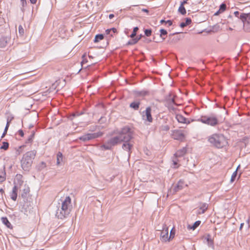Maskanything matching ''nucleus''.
Instances as JSON below:
<instances>
[{"instance_id":"obj_30","label":"nucleus","mask_w":250,"mask_h":250,"mask_svg":"<svg viewBox=\"0 0 250 250\" xmlns=\"http://www.w3.org/2000/svg\"><path fill=\"white\" fill-rule=\"evenodd\" d=\"M25 147V145H22L16 148L15 155L18 156L23 152V148Z\"/></svg>"},{"instance_id":"obj_35","label":"nucleus","mask_w":250,"mask_h":250,"mask_svg":"<svg viewBox=\"0 0 250 250\" xmlns=\"http://www.w3.org/2000/svg\"><path fill=\"white\" fill-rule=\"evenodd\" d=\"M178 11L179 13H180L182 15H184L186 14V10L184 7V6L180 5L179 8H178Z\"/></svg>"},{"instance_id":"obj_23","label":"nucleus","mask_w":250,"mask_h":250,"mask_svg":"<svg viewBox=\"0 0 250 250\" xmlns=\"http://www.w3.org/2000/svg\"><path fill=\"white\" fill-rule=\"evenodd\" d=\"M2 223L6 226V227L10 229H13V227L12 224L10 223L6 217H2L1 218Z\"/></svg>"},{"instance_id":"obj_45","label":"nucleus","mask_w":250,"mask_h":250,"mask_svg":"<svg viewBox=\"0 0 250 250\" xmlns=\"http://www.w3.org/2000/svg\"><path fill=\"white\" fill-rule=\"evenodd\" d=\"M18 29H19V33L20 35L21 36H23L24 34V30L23 28L22 27V26L21 25H19Z\"/></svg>"},{"instance_id":"obj_6","label":"nucleus","mask_w":250,"mask_h":250,"mask_svg":"<svg viewBox=\"0 0 250 250\" xmlns=\"http://www.w3.org/2000/svg\"><path fill=\"white\" fill-rule=\"evenodd\" d=\"M102 132H98L93 133H87L79 138V139L83 142H86L92 139L99 138L103 135Z\"/></svg>"},{"instance_id":"obj_26","label":"nucleus","mask_w":250,"mask_h":250,"mask_svg":"<svg viewBox=\"0 0 250 250\" xmlns=\"http://www.w3.org/2000/svg\"><path fill=\"white\" fill-rule=\"evenodd\" d=\"M205 239H206L208 245L210 247H214V243L213 241L211 239V235L209 234H208L205 237Z\"/></svg>"},{"instance_id":"obj_19","label":"nucleus","mask_w":250,"mask_h":250,"mask_svg":"<svg viewBox=\"0 0 250 250\" xmlns=\"http://www.w3.org/2000/svg\"><path fill=\"white\" fill-rule=\"evenodd\" d=\"M184 134L179 131H177L174 132L173 134V138L175 140H183L184 139Z\"/></svg>"},{"instance_id":"obj_43","label":"nucleus","mask_w":250,"mask_h":250,"mask_svg":"<svg viewBox=\"0 0 250 250\" xmlns=\"http://www.w3.org/2000/svg\"><path fill=\"white\" fill-rule=\"evenodd\" d=\"M226 7H227L226 4L225 3H222L220 5L219 9V11H221L222 12H223L224 11H225L226 10Z\"/></svg>"},{"instance_id":"obj_18","label":"nucleus","mask_w":250,"mask_h":250,"mask_svg":"<svg viewBox=\"0 0 250 250\" xmlns=\"http://www.w3.org/2000/svg\"><path fill=\"white\" fill-rule=\"evenodd\" d=\"M108 142L112 147L121 143L120 137H118V136L111 138L108 140Z\"/></svg>"},{"instance_id":"obj_8","label":"nucleus","mask_w":250,"mask_h":250,"mask_svg":"<svg viewBox=\"0 0 250 250\" xmlns=\"http://www.w3.org/2000/svg\"><path fill=\"white\" fill-rule=\"evenodd\" d=\"M142 119L145 122L152 123L153 121V118L151 115V108L150 106H148L146 108V110L142 112Z\"/></svg>"},{"instance_id":"obj_61","label":"nucleus","mask_w":250,"mask_h":250,"mask_svg":"<svg viewBox=\"0 0 250 250\" xmlns=\"http://www.w3.org/2000/svg\"><path fill=\"white\" fill-rule=\"evenodd\" d=\"M113 17H114V15L113 14H111L109 15V18L110 19H112Z\"/></svg>"},{"instance_id":"obj_4","label":"nucleus","mask_w":250,"mask_h":250,"mask_svg":"<svg viewBox=\"0 0 250 250\" xmlns=\"http://www.w3.org/2000/svg\"><path fill=\"white\" fill-rule=\"evenodd\" d=\"M198 121L212 126H214L218 124L217 117L213 115L210 116H202Z\"/></svg>"},{"instance_id":"obj_13","label":"nucleus","mask_w":250,"mask_h":250,"mask_svg":"<svg viewBox=\"0 0 250 250\" xmlns=\"http://www.w3.org/2000/svg\"><path fill=\"white\" fill-rule=\"evenodd\" d=\"M68 214L67 213H65V212H64V211L62 210V208H58V209L56 211V216L59 219H63L68 216Z\"/></svg>"},{"instance_id":"obj_11","label":"nucleus","mask_w":250,"mask_h":250,"mask_svg":"<svg viewBox=\"0 0 250 250\" xmlns=\"http://www.w3.org/2000/svg\"><path fill=\"white\" fill-rule=\"evenodd\" d=\"M141 104V101L140 99H135L129 104V107L135 110H138Z\"/></svg>"},{"instance_id":"obj_5","label":"nucleus","mask_w":250,"mask_h":250,"mask_svg":"<svg viewBox=\"0 0 250 250\" xmlns=\"http://www.w3.org/2000/svg\"><path fill=\"white\" fill-rule=\"evenodd\" d=\"M240 19L243 23V27L247 31L250 30V13H242L240 15Z\"/></svg>"},{"instance_id":"obj_27","label":"nucleus","mask_w":250,"mask_h":250,"mask_svg":"<svg viewBox=\"0 0 250 250\" xmlns=\"http://www.w3.org/2000/svg\"><path fill=\"white\" fill-rule=\"evenodd\" d=\"M63 161V155L62 152H59L57 155V165L61 164Z\"/></svg>"},{"instance_id":"obj_40","label":"nucleus","mask_w":250,"mask_h":250,"mask_svg":"<svg viewBox=\"0 0 250 250\" xmlns=\"http://www.w3.org/2000/svg\"><path fill=\"white\" fill-rule=\"evenodd\" d=\"M239 167H240V166H238L236 170L232 173L231 177V179H230L231 182H233L235 180L236 177L237 176V170Z\"/></svg>"},{"instance_id":"obj_49","label":"nucleus","mask_w":250,"mask_h":250,"mask_svg":"<svg viewBox=\"0 0 250 250\" xmlns=\"http://www.w3.org/2000/svg\"><path fill=\"white\" fill-rule=\"evenodd\" d=\"M10 120L9 121L8 120H7V123H6V126L5 127V128H4V131L7 132V130H8V127L9 126V125H10Z\"/></svg>"},{"instance_id":"obj_9","label":"nucleus","mask_w":250,"mask_h":250,"mask_svg":"<svg viewBox=\"0 0 250 250\" xmlns=\"http://www.w3.org/2000/svg\"><path fill=\"white\" fill-rule=\"evenodd\" d=\"M168 228L166 225L163 226V229L161 230L160 237L162 241L167 242L168 239Z\"/></svg>"},{"instance_id":"obj_36","label":"nucleus","mask_w":250,"mask_h":250,"mask_svg":"<svg viewBox=\"0 0 250 250\" xmlns=\"http://www.w3.org/2000/svg\"><path fill=\"white\" fill-rule=\"evenodd\" d=\"M9 147V143L7 142H3L2 145L0 146L1 149L7 150Z\"/></svg>"},{"instance_id":"obj_24","label":"nucleus","mask_w":250,"mask_h":250,"mask_svg":"<svg viewBox=\"0 0 250 250\" xmlns=\"http://www.w3.org/2000/svg\"><path fill=\"white\" fill-rule=\"evenodd\" d=\"M22 175L21 174H17L16 176V178L14 181V184H17L19 185H21L23 181L22 180Z\"/></svg>"},{"instance_id":"obj_37","label":"nucleus","mask_w":250,"mask_h":250,"mask_svg":"<svg viewBox=\"0 0 250 250\" xmlns=\"http://www.w3.org/2000/svg\"><path fill=\"white\" fill-rule=\"evenodd\" d=\"M138 30H139V28L137 26L134 27L133 32L131 33V34L130 35V37L131 38H134L136 36L137 32L138 31Z\"/></svg>"},{"instance_id":"obj_47","label":"nucleus","mask_w":250,"mask_h":250,"mask_svg":"<svg viewBox=\"0 0 250 250\" xmlns=\"http://www.w3.org/2000/svg\"><path fill=\"white\" fill-rule=\"evenodd\" d=\"M174 234H175V232H174V230H173V228H172L171 229V230H170L169 236L168 237L169 241L171 239H172L174 237Z\"/></svg>"},{"instance_id":"obj_63","label":"nucleus","mask_w":250,"mask_h":250,"mask_svg":"<svg viewBox=\"0 0 250 250\" xmlns=\"http://www.w3.org/2000/svg\"><path fill=\"white\" fill-rule=\"evenodd\" d=\"M6 133H7V132H5V131H3V132L1 136V138H3V137L5 136V135L6 134Z\"/></svg>"},{"instance_id":"obj_38","label":"nucleus","mask_w":250,"mask_h":250,"mask_svg":"<svg viewBox=\"0 0 250 250\" xmlns=\"http://www.w3.org/2000/svg\"><path fill=\"white\" fill-rule=\"evenodd\" d=\"M109 32H112L113 34V35H114L115 33L117 32V29L114 27L110 29H107L105 30L106 34H108Z\"/></svg>"},{"instance_id":"obj_25","label":"nucleus","mask_w":250,"mask_h":250,"mask_svg":"<svg viewBox=\"0 0 250 250\" xmlns=\"http://www.w3.org/2000/svg\"><path fill=\"white\" fill-rule=\"evenodd\" d=\"M6 179V172L5 170V166L2 168L0 169V183L4 181Z\"/></svg>"},{"instance_id":"obj_51","label":"nucleus","mask_w":250,"mask_h":250,"mask_svg":"<svg viewBox=\"0 0 250 250\" xmlns=\"http://www.w3.org/2000/svg\"><path fill=\"white\" fill-rule=\"evenodd\" d=\"M219 26L218 25H214L212 27V30L213 31H217L219 30Z\"/></svg>"},{"instance_id":"obj_17","label":"nucleus","mask_w":250,"mask_h":250,"mask_svg":"<svg viewBox=\"0 0 250 250\" xmlns=\"http://www.w3.org/2000/svg\"><path fill=\"white\" fill-rule=\"evenodd\" d=\"M208 204L206 203H201L200 206L199 207V209L198 211V214H203L208 208Z\"/></svg>"},{"instance_id":"obj_31","label":"nucleus","mask_w":250,"mask_h":250,"mask_svg":"<svg viewBox=\"0 0 250 250\" xmlns=\"http://www.w3.org/2000/svg\"><path fill=\"white\" fill-rule=\"evenodd\" d=\"M30 190L29 188H24L21 193V196L22 198L25 199L27 197V194L29 192Z\"/></svg>"},{"instance_id":"obj_46","label":"nucleus","mask_w":250,"mask_h":250,"mask_svg":"<svg viewBox=\"0 0 250 250\" xmlns=\"http://www.w3.org/2000/svg\"><path fill=\"white\" fill-rule=\"evenodd\" d=\"M21 4H22V7H21V10L23 12L24 9V7L26 5L27 2L26 0H21Z\"/></svg>"},{"instance_id":"obj_55","label":"nucleus","mask_w":250,"mask_h":250,"mask_svg":"<svg viewBox=\"0 0 250 250\" xmlns=\"http://www.w3.org/2000/svg\"><path fill=\"white\" fill-rule=\"evenodd\" d=\"M106 35H108V38H111V37H114V35L112 32H109L108 34H106Z\"/></svg>"},{"instance_id":"obj_14","label":"nucleus","mask_w":250,"mask_h":250,"mask_svg":"<svg viewBox=\"0 0 250 250\" xmlns=\"http://www.w3.org/2000/svg\"><path fill=\"white\" fill-rule=\"evenodd\" d=\"M167 120L166 119H163L161 120V122L160 123L162 124V125L160 126V129L161 131H167L169 130L170 127L169 125L167 124Z\"/></svg>"},{"instance_id":"obj_53","label":"nucleus","mask_w":250,"mask_h":250,"mask_svg":"<svg viewBox=\"0 0 250 250\" xmlns=\"http://www.w3.org/2000/svg\"><path fill=\"white\" fill-rule=\"evenodd\" d=\"M18 134L21 136L23 137L24 136V132L22 129H20L18 131Z\"/></svg>"},{"instance_id":"obj_33","label":"nucleus","mask_w":250,"mask_h":250,"mask_svg":"<svg viewBox=\"0 0 250 250\" xmlns=\"http://www.w3.org/2000/svg\"><path fill=\"white\" fill-rule=\"evenodd\" d=\"M101 147L103 148L105 150H110L112 149V146H111V145L109 143V142L107 141L105 144H103Z\"/></svg>"},{"instance_id":"obj_57","label":"nucleus","mask_w":250,"mask_h":250,"mask_svg":"<svg viewBox=\"0 0 250 250\" xmlns=\"http://www.w3.org/2000/svg\"><path fill=\"white\" fill-rule=\"evenodd\" d=\"M187 3V1L186 0H184L183 1H181L180 5L184 6L185 4Z\"/></svg>"},{"instance_id":"obj_52","label":"nucleus","mask_w":250,"mask_h":250,"mask_svg":"<svg viewBox=\"0 0 250 250\" xmlns=\"http://www.w3.org/2000/svg\"><path fill=\"white\" fill-rule=\"evenodd\" d=\"M148 92L147 91H142L138 92V94L142 96H145L146 95L148 94Z\"/></svg>"},{"instance_id":"obj_41","label":"nucleus","mask_w":250,"mask_h":250,"mask_svg":"<svg viewBox=\"0 0 250 250\" xmlns=\"http://www.w3.org/2000/svg\"><path fill=\"white\" fill-rule=\"evenodd\" d=\"M172 162H173V164L175 168H177L179 167V165H178V157H176L174 156V157L173 158Z\"/></svg>"},{"instance_id":"obj_3","label":"nucleus","mask_w":250,"mask_h":250,"mask_svg":"<svg viewBox=\"0 0 250 250\" xmlns=\"http://www.w3.org/2000/svg\"><path fill=\"white\" fill-rule=\"evenodd\" d=\"M119 135L120 141L122 142H130L133 138V132L131 128L128 126H125L117 132Z\"/></svg>"},{"instance_id":"obj_12","label":"nucleus","mask_w":250,"mask_h":250,"mask_svg":"<svg viewBox=\"0 0 250 250\" xmlns=\"http://www.w3.org/2000/svg\"><path fill=\"white\" fill-rule=\"evenodd\" d=\"M11 38L8 36L2 37L0 38V47H5L10 41Z\"/></svg>"},{"instance_id":"obj_54","label":"nucleus","mask_w":250,"mask_h":250,"mask_svg":"<svg viewBox=\"0 0 250 250\" xmlns=\"http://www.w3.org/2000/svg\"><path fill=\"white\" fill-rule=\"evenodd\" d=\"M172 21H171V20H167L166 21V22H165L166 24L167 23L168 26H171L172 25Z\"/></svg>"},{"instance_id":"obj_2","label":"nucleus","mask_w":250,"mask_h":250,"mask_svg":"<svg viewBox=\"0 0 250 250\" xmlns=\"http://www.w3.org/2000/svg\"><path fill=\"white\" fill-rule=\"evenodd\" d=\"M208 142L215 147L220 148L228 144L226 138L222 134H214L208 138Z\"/></svg>"},{"instance_id":"obj_34","label":"nucleus","mask_w":250,"mask_h":250,"mask_svg":"<svg viewBox=\"0 0 250 250\" xmlns=\"http://www.w3.org/2000/svg\"><path fill=\"white\" fill-rule=\"evenodd\" d=\"M160 36L161 38V39H162V40L164 41L165 39V38L164 36L167 35V30L164 29H161L160 30Z\"/></svg>"},{"instance_id":"obj_44","label":"nucleus","mask_w":250,"mask_h":250,"mask_svg":"<svg viewBox=\"0 0 250 250\" xmlns=\"http://www.w3.org/2000/svg\"><path fill=\"white\" fill-rule=\"evenodd\" d=\"M145 35L147 37H149L151 36L152 33V30L151 29H145Z\"/></svg>"},{"instance_id":"obj_58","label":"nucleus","mask_w":250,"mask_h":250,"mask_svg":"<svg viewBox=\"0 0 250 250\" xmlns=\"http://www.w3.org/2000/svg\"><path fill=\"white\" fill-rule=\"evenodd\" d=\"M35 134V130H32L31 132L30 135H32V136H33L34 137Z\"/></svg>"},{"instance_id":"obj_15","label":"nucleus","mask_w":250,"mask_h":250,"mask_svg":"<svg viewBox=\"0 0 250 250\" xmlns=\"http://www.w3.org/2000/svg\"><path fill=\"white\" fill-rule=\"evenodd\" d=\"M176 119L179 123L186 124H190V121L181 114H177L176 115Z\"/></svg>"},{"instance_id":"obj_59","label":"nucleus","mask_w":250,"mask_h":250,"mask_svg":"<svg viewBox=\"0 0 250 250\" xmlns=\"http://www.w3.org/2000/svg\"><path fill=\"white\" fill-rule=\"evenodd\" d=\"M143 37H144V38L145 39V40L144 41L145 42H146V43H149V42H151V40H149L146 39L144 36Z\"/></svg>"},{"instance_id":"obj_7","label":"nucleus","mask_w":250,"mask_h":250,"mask_svg":"<svg viewBox=\"0 0 250 250\" xmlns=\"http://www.w3.org/2000/svg\"><path fill=\"white\" fill-rule=\"evenodd\" d=\"M71 198L69 196L65 197L64 200L62 201L61 208L62 210H63L65 213L69 214L71 211Z\"/></svg>"},{"instance_id":"obj_62","label":"nucleus","mask_w":250,"mask_h":250,"mask_svg":"<svg viewBox=\"0 0 250 250\" xmlns=\"http://www.w3.org/2000/svg\"><path fill=\"white\" fill-rule=\"evenodd\" d=\"M222 13L221 11H219V10H218L215 14H214V15L215 16H217L218 15H219L220 13Z\"/></svg>"},{"instance_id":"obj_21","label":"nucleus","mask_w":250,"mask_h":250,"mask_svg":"<svg viewBox=\"0 0 250 250\" xmlns=\"http://www.w3.org/2000/svg\"><path fill=\"white\" fill-rule=\"evenodd\" d=\"M144 36L143 35L140 34V35L138 36L136 38H132V40H129L127 42V45H131L136 44Z\"/></svg>"},{"instance_id":"obj_22","label":"nucleus","mask_w":250,"mask_h":250,"mask_svg":"<svg viewBox=\"0 0 250 250\" xmlns=\"http://www.w3.org/2000/svg\"><path fill=\"white\" fill-rule=\"evenodd\" d=\"M187 152V148L185 147H183L181 149L177 150L176 153L174 154V156L176 157H181L183 156Z\"/></svg>"},{"instance_id":"obj_60","label":"nucleus","mask_w":250,"mask_h":250,"mask_svg":"<svg viewBox=\"0 0 250 250\" xmlns=\"http://www.w3.org/2000/svg\"><path fill=\"white\" fill-rule=\"evenodd\" d=\"M142 11L143 12H146L147 13H148V12H149L148 10L147 9L143 8L142 9Z\"/></svg>"},{"instance_id":"obj_16","label":"nucleus","mask_w":250,"mask_h":250,"mask_svg":"<svg viewBox=\"0 0 250 250\" xmlns=\"http://www.w3.org/2000/svg\"><path fill=\"white\" fill-rule=\"evenodd\" d=\"M18 190V186L15 185L12 188L11 192L10 194L11 199L14 201H15L17 198Z\"/></svg>"},{"instance_id":"obj_28","label":"nucleus","mask_w":250,"mask_h":250,"mask_svg":"<svg viewBox=\"0 0 250 250\" xmlns=\"http://www.w3.org/2000/svg\"><path fill=\"white\" fill-rule=\"evenodd\" d=\"M166 101L169 104H175V100L174 97H172L171 93H169L166 97Z\"/></svg>"},{"instance_id":"obj_42","label":"nucleus","mask_w":250,"mask_h":250,"mask_svg":"<svg viewBox=\"0 0 250 250\" xmlns=\"http://www.w3.org/2000/svg\"><path fill=\"white\" fill-rule=\"evenodd\" d=\"M34 137L32 136V135H29L28 138L25 140V143L27 144H31L33 142V139Z\"/></svg>"},{"instance_id":"obj_32","label":"nucleus","mask_w":250,"mask_h":250,"mask_svg":"<svg viewBox=\"0 0 250 250\" xmlns=\"http://www.w3.org/2000/svg\"><path fill=\"white\" fill-rule=\"evenodd\" d=\"M104 38V36L103 34H97L95 36L94 42L96 43L99 42L100 41L103 40Z\"/></svg>"},{"instance_id":"obj_29","label":"nucleus","mask_w":250,"mask_h":250,"mask_svg":"<svg viewBox=\"0 0 250 250\" xmlns=\"http://www.w3.org/2000/svg\"><path fill=\"white\" fill-rule=\"evenodd\" d=\"M191 23V20L189 18H186V21L182 22L180 23V26L182 28H184L187 25H188Z\"/></svg>"},{"instance_id":"obj_39","label":"nucleus","mask_w":250,"mask_h":250,"mask_svg":"<svg viewBox=\"0 0 250 250\" xmlns=\"http://www.w3.org/2000/svg\"><path fill=\"white\" fill-rule=\"evenodd\" d=\"M201 224V221H196L194 224L193 225L190 227V229H192L193 230H194L195 229H196Z\"/></svg>"},{"instance_id":"obj_20","label":"nucleus","mask_w":250,"mask_h":250,"mask_svg":"<svg viewBox=\"0 0 250 250\" xmlns=\"http://www.w3.org/2000/svg\"><path fill=\"white\" fill-rule=\"evenodd\" d=\"M124 142V144L122 146V148L124 150L128 151L129 152V155H130V151L131 148L133 146V145L130 144V143L129 142Z\"/></svg>"},{"instance_id":"obj_1","label":"nucleus","mask_w":250,"mask_h":250,"mask_svg":"<svg viewBox=\"0 0 250 250\" xmlns=\"http://www.w3.org/2000/svg\"><path fill=\"white\" fill-rule=\"evenodd\" d=\"M37 153L35 150H31L26 152L21 160V167L24 171H29Z\"/></svg>"},{"instance_id":"obj_56","label":"nucleus","mask_w":250,"mask_h":250,"mask_svg":"<svg viewBox=\"0 0 250 250\" xmlns=\"http://www.w3.org/2000/svg\"><path fill=\"white\" fill-rule=\"evenodd\" d=\"M85 54H84V55L83 56V58L85 57ZM86 62H87V61H86L85 59H83V61H82V62H81V63L83 64V63H84Z\"/></svg>"},{"instance_id":"obj_10","label":"nucleus","mask_w":250,"mask_h":250,"mask_svg":"<svg viewBox=\"0 0 250 250\" xmlns=\"http://www.w3.org/2000/svg\"><path fill=\"white\" fill-rule=\"evenodd\" d=\"M185 185V182L183 180H180L176 185L173 188L172 190H173V193L175 194L177 192L182 190L184 187Z\"/></svg>"},{"instance_id":"obj_48","label":"nucleus","mask_w":250,"mask_h":250,"mask_svg":"<svg viewBox=\"0 0 250 250\" xmlns=\"http://www.w3.org/2000/svg\"><path fill=\"white\" fill-rule=\"evenodd\" d=\"M4 192H1L0 193V204L4 203L5 204L3 195L4 194Z\"/></svg>"},{"instance_id":"obj_50","label":"nucleus","mask_w":250,"mask_h":250,"mask_svg":"<svg viewBox=\"0 0 250 250\" xmlns=\"http://www.w3.org/2000/svg\"><path fill=\"white\" fill-rule=\"evenodd\" d=\"M239 14H240V13H239V11H235V12H234V15H235V16L236 17H237V21H239V19H240Z\"/></svg>"},{"instance_id":"obj_64","label":"nucleus","mask_w":250,"mask_h":250,"mask_svg":"<svg viewBox=\"0 0 250 250\" xmlns=\"http://www.w3.org/2000/svg\"><path fill=\"white\" fill-rule=\"evenodd\" d=\"M30 2L33 4H35L37 2V0H30Z\"/></svg>"}]
</instances>
